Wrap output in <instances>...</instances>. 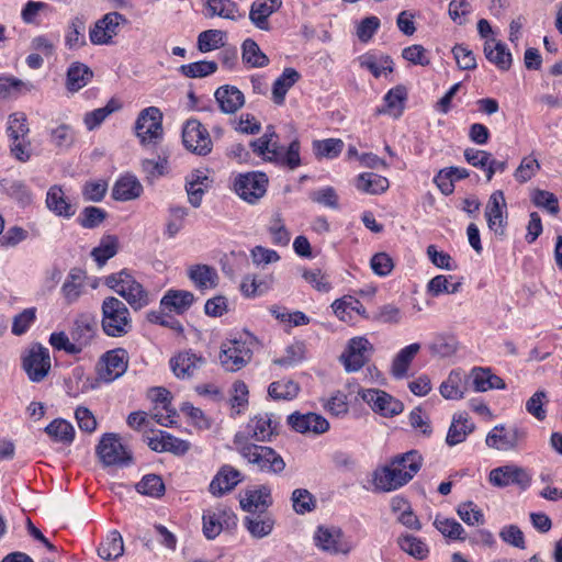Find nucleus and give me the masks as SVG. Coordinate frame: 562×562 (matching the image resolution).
Listing matches in <instances>:
<instances>
[{"mask_svg": "<svg viewBox=\"0 0 562 562\" xmlns=\"http://www.w3.org/2000/svg\"><path fill=\"white\" fill-rule=\"evenodd\" d=\"M250 147L265 161L288 167L291 170L301 166L299 139H293L286 150L280 145L279 138L259 137L250 143Z\"/></svg>", "mask_w": 562, "mask_h": 562, "instance_id": "1", "label": "nucleus"}, {"mask_svg": "<svg viewBox=\"0 0 562 562\" xmlns=\"http://www.w3.org/2000/svg\"><path fill=\"white\" fill-rule=\"evenodd\" d=\"M102 329L110 337H122L132 329V318L124 302L114 296L102 302Z\"/></svg>", "mask_w": 562, "mask_h": 562, "instance_id": "2", "label": "nucleus"}, {"mask_svg": "<svg viewBox=\"0 0 562 562\" xmlns=\"http://www.w3.org/2000/svg\"><path fill=\"white\" fill-rule=\"evenodd\" d=\"M109 284L134 311L146 307L153 301L150 293L126 270L110 277Z\"/></svg>", "mask_w": 562, "mask_h": 562, "instance_id": "3", "label": "nucleus"}, {"mask_svg": "<svg viewBox=\"0 0 562 562\" xmlns=\"http://www.w3.org/2000/svg\"><path fill=\"white\" fill-rule=\"evenodd\" d=\"M239 452L262 472L278 474L285 468L282 457L270 447L246 442L240 447Z\"/></svg>", "mask_w": 562, "mask_h": 562, "instance_id": "4", "label": "nucleus"}, {"mask_svg": "<svg viewBox=\"0 0 562 562\" xmlns=\"http://www.w3.org/2000/svg\"><path fill=\"white\" fill-rule=\"evenodd\" d=\"M135 132L142 145H157L164 135L161 111L156 106L142 110L135 123Z\"/></svg>", "mask_w": 562, "mask_h": 562, "instance_id": "5", "label": "nucleus"}, {"mask_svg": "<svg viewBox=\"0 0 562 562\" xmlns=\"http://www.w3.org/2000/svg\"><path fill=\"white\" fill-rule=\"evenodd\" d=\"M268 182L263 172L239 173L234 180V191L243 201L256 204L266 194Z\"/></svg>", "mask_w": 562, "mask_h": 562, "instance_id": "6", "label": "nucleus"}, {"mask_svg": "<svg viewBox=\"0 0 562 562\" xmlns=\"http://www.w3.org/2000/svg\"><path fill=\"white\" fill-rule=\"evenodd\" d=\"M97 454L105 467H126L132 463V452L121 442L115 434H105L98 447Z\"/></svg>", "mask_w": 562, "mask_h": 562, "instance_id": "7", "label": "nucleus"}, {"mask_svg": "<svg viewBox=\"0 0 562 562\" xmlns=\"http://www.w3.org/2000/svg\"><path fill=\"white\" fill-rule=\"evenodd\" d=\"M182 142L191 153L205 156L212 150V139L203 124L195 120H188L182 128Z\"/></svg>", "mask_w": 562, "mask_h": 562, "instance_id": "8", "label": "nucleus"}, {"mask_svg": "<svg viewBox=\"0 0 562 562\" xmlns=\"http://www.w3.org/2000/svg\"><path fill=\"white\" fill-rule=\"evenodd\" d=\"M526 431L518 427L495 426L486 436L485 442L490 448L507 452L517 450L526 439Z\"/></svg>", "mask_w": 562, "mask_h": 562, "instance_id": "9", "label": "nucleus"}, {"mask_svg": "<svg viewBox=\"0 0 562 562\" xmlns=\"http://www.w3.org/2000/svg\"><path fill=\"white\" fill-rule=\"evenodd\" d=\"M372 352L373 346L367 338L353 337L348 341L340 360L347 372H356L370 360Z\"/></svg>", "mask_w": 562, "mask_h": 562, "instance_id": "10", "label": "nucleus"}, {"mask_svg": "<svg viewBox=\"0 0 562 562\" xmlns=\"http://www.w3.org/2000/svg\"><path fill=\"white\" fill-rule=\"evenodd\" d=\"M251 356L252 351L245 341L233 339L222 345L220 361L226 371L235 372L244 368Z\"/></svg>", "mask_w": 562, "mask_h": 562, "instance_id": "11", "label": "nucleus"}, {"mask_svg": "<svg viewBox=\"0 0 562 562\" xmlns=\"http://www.w3.org/2000/svg\"><path fill=\"white\" fill-rule=\"evenodd\" d=\"M485 217L488 228L493 231L495 235L505 237L507 225V204L503 191L497 190L491 194L485 207Z\"/></svg>", "mask_w": 562, "mask_h": 562, "instance_id": "12", "label": "nucleus"}, {"mask_svg": "<svg viewBox=\"0 0 562 562\" xmlns=\"http://www.w3.org/2000/svg\"><path fill=\"white\" fill-rule=\"evenodd\" d=\"M23 369L32 382L43 381L50 370L48 349L41 345H34L23 358Z\"/></svg>", "mask_w": 562, "mask_h": 562, "instance_id": "13", "label": "nucleus"}, {"mask_svg": "<svg viewBox=\"0 0 562 562\" xmlns=\"http://www.w3.org/2000/svg\"><path fill=\"white\" fill-rule=\"evenodd\" d=\"M313 538L317 548L330 554H348L351 551L350 543L344 539L339 528L319 526Z\"/></svg>", "mask_w": 562, "mask_h": 562, "instance_id": "14", "label": "nucleus"}, {"mask_svg": "<svg viewBox=\"0 0 562 562\" xmlns=\"http://www.w3.org/2000/svg\"><path fill=\"white\" fill-rule=\"evenodd\" d=\"M488 481L496 487H506L514 484L527 488L531 483V476L524 468L507 464L493 469L490 472Z\"/></svg>", "mask_w": 562, "mask_h": 562, "instance_id": "15", "label": "nucleus"}, {"mask_svg": "<svg viewBox=\"0 0 562 562\" xmlns=\"http://www.w3.org/2000/svg\"><path fill=\"white\" fill-rule=\"evenodd\" d=\"M126 22L123 14L119 12H109L98 20L90 30V41L94 45H106L117 35L119 26Z\"/></svg>", "mask_w": 562, "mask_h": 562, "instance_id": "16", "label": "nucleus"}, {"mask_svg": "<svg viewBox=\"0 0 562 562\" xmlns=\"http://www.w3.org/2000/svg\"><path fill=\"white\" fill-rule=\"evenodd\" d=\"M361 398L371 406V408L385 417L398 415L403 411V404L386 392L378 389L363 390Z\"/></svg>", "mask_w": 562, "mask_h": 562, "instance_id": "17", "label": "nucleus"}, {"mask_svg": "<svg viewBox=\"0 0 562 562\" xmlns=\"http://www.w3.org/2000/svg\"><path fill=\"white\" fill-rule=\"evenodd\" d=\"M411 481L409 474H404L400 469H394L391 463L378 468L372 474V483L378 492L395 491Z\"/></svg>", "mask_w": 562, "mask_h": 562, "instance_id": "18", "label": "nucleus"}, {"mask_svg": "<svg viewBox=\"0 0 562 562\" xmlns=\"http://www.w3.org/2000/svg\"><path fill=\"white\" fill-rule=\"evenodd\" d=\"M205 363V358L190 350L181 351L170 359L173 374L181 380L193 378Z\"/></svg>", "mask_w": 562, "mask_h": 562, "instance_id": "19", "label": "nucleus"}, {"mask_svg": "<svg viewBox=\"0 0 562 562\" xmlns=\"http://www.w3.org/2000/svg\"><path fill=\"white\" fill-rule=\"evenodd\" d=\"M95 324L87 317H79L74 322L70 329L71 348L70 355L80 353L89 347L95 337Z\"/></svg>", "mask_w": 562, "mask_h": 562, "instance_id": "20", "label": "nucleus"}, {"mask_svg": "<svg viewBox=\"0 0 562 562\" xmlns=\"http://www.w3.org/2000/svg\"><path fill=\"white\" fill-rule=\"evenodd\" d=\"M289 425L301 434H324L329 428V423L321 415L315 413H293L288 417Z\"/></svg>", "mask_w": 562, "mask_h": 562, "instance_id": "21", "label": "nucleus"}, {"mask_svg": "<svg viewBox=\"0 0 562 562\" xmlns=\"http://www.w3.org/2000/svg\"><path fill=\"white\" fill-rule=\"evenodd\" d=\"M104 368L100 370V376L105 382H112L124 374L127 369V353L124 349L108 351L103 358Z\"/></svg>", "mask_w": 562, "mask_h": 562, "instance_id": "22", "label": "nucleus"}, {"mask_svg": "<svg viewBox=\"0 0 562 562\" xmlns=\"http://www.w3.org/2000/svg\"><path fill=\"white\" fill-rule=\"evenodd\" d=\"M279 422L269 414H260L251 418L247 425V439L268 441L277 432Z\"/></svg>", "mask_w": 562, "mask_h": 562, "instance_id": "23", "label": "nucleus"}, {"mask_svg": "<svg viewBox=\"0 0 562 562\" xmlns=\"http://www.w3.org/2000/svg\"><path fill=\"white\" fill-rule=\"evenodd\" d=\"M282 5V0H256L249 11L251 23L262 31H269V16L278 11Z\"/></svg>", "mask_w": 562, "mask_h": 562, "instance_id": "24", "label": "nucleus"}, {"mask_svg": "<svg viewBox=\"0 0 562 562\" xmlns=\"http://www.w3.org/2000/svg\"><path fill=\"white\" fill-rule=\"evenodd\" d=\"M214 97L222 112L236 113L245 104L244 93L235 86L225 85L216 89Z\"/></svg>", "mask_w": 562, "mask_h": 562, "instance_id": "25", "label": "nucleus"}, {"mask_svg": "<svg viewBox=\"0 0 562 562\" xmlns=\"http://www.w3.org/2000/svg\"><path fill=\"white\" fill-rule=\"evenodd\" d=\"M228 524L235 519L233 512L226 508L209 509L203 515V533L207 539H214L223 529V521Z\"/></svg>", "mask_w": 562, "mask_h": 562, "instance_id": "26", "label": "nucleus"}, {"mask_svg": "<svg viewBox=\"0 0 562 562\" xmlns=\"http://www.w3.org/2000/svg\"><path fill=\"white\" fill-rule=\"evenodd\" d=\"M271 503L270 490L266 486L247 491L240 499L241 508L250 514L266 513Z\"/></svg>", "mask_w": 562, "mask_h": 562, "instance_id": "27", "label": "nucleus"}, {"mask_svg": "<svg viewBox=\"0 0 562 562\" xmlns=\"http://www.w3.org/2000/svg\"><path fill=\"white\" fill-rule=\"evenodd\" d=\"M422 346L418 342L411 344L402 348L393 358L391 363V374L395 379H404L408 375V370L415 357L420 351Z\"/></svg>", "mask_w": 562, "mask_h": 562, "instance_id": "28", "label": "nucleus"}, {"mask_svg": "<svg viewBox=\"0 0 562 562\" xmlns=\"http://www.w3.org/2000/svg\"><path fill=\"white\" fill-rule=\"evenodd\" d=\"M194 295L189 291L169 290L160 301V308L167 312L183 314L193 304Z\"/></svg>", "mask_w": 562, "mask_h": 562, "instance_id": "29", "label": "nucleus"}, {"mask_svg": "<svg viewBox=\"0 0 562 562\" xmlns=\"http://www.w3.org/2000/svg\"><path fill=\"white\" fill-rule=\"evenodd\" d=\"M46 206L57 216L69 218L75 215L76 209L58 186L49 188L46 194Z\"/></svg>", "mask_w": 562, "mask_h": 562, "instance_id": "30", "label": "nucleus"}, {"mask_svg": "<svg viewBox=\"0 0 562 562\" xmlns=\"http://www.w3.org/2000/svg\"><path fill=\"white\" fill-rule=\"evenodd\" d=\"M85 286V272L78 268L71 269L61 286V293L67 304H72L77 302L78 299L83 293Z\"/></svg>", "mask_w": 562, "mask_h": 562, "instance_id": "31", "label": "nucleus"}, {"mask_svg": "<svg viewBox=\"0 0 562 562\" xmlns=\"http://www.w3.org/2000/svg\"><path fill=\"white\" fill-rule=\"evenodd\" d=\"M240 481V472L236 469L225 465L214 476L210 484V492L220 496L232 491Z\"/></svg>", "mask_w": 562, "mask_h": 562, "instance_id": "32", "label": "nucleus"}, {"mask_svg": "<svg viewBox=\"0 0 562 562\" xmlns=\"http://www.w3.org/2000/svg\"><path fill=\"white\" fill-rule=\"evenodd\" d=\"M210 179L203 170L193 171L187 180V193L190 204L199 207L202 203L205 190L210 186Z\"/></svg>", "mask_w": 562, "mask_h": 562, "instance_id": "33", "label": "nucleus"}, {"mask_svg": "<svg viewBox=\"0 0 562 562\" xmlns=\"http://www.w3.org/2000/svg\"><path fill=\"white\" fill-rule=\"evenodd\" d=\"M485 57L499 69L507 70L512 65V54L506 45L495 38H490L484 44Z\"/></svg>", "mask_w": 562, "mask_h": 562, "instance_id": "34", "label": "nucleus"}, {"mask_svg": "<svg viewBox=\"0 0 562 562\" xmlns=\"http://www.w3.org/2000/svg\"><path fill=\"white\" fill-rule=\"evenodd\" d=\"M301 75L294 68H285L281 76L273 82V102L278 105H282L288 91L299 81Z\"/></svg>", "mask_w": 562, "mask_h": 562, "instance_id": "35", "label": "nucleus"}, {"mask_svg": "<svg viewBox=\"0 0 562 562\" xmlns=\"http://www.w3.org/2000/svg\"><path fill=\"white\" fill-rule=\"evenodd\" d=\"M473 387L476 392H486L488 390H503L506 384L503 379L493 374L490 369L474 368L471 371Z\"/></svg>", "mask_w": 562, "mask_h": 562, "instance_id": "36", "label": "nucleus"}, {"mask_svg": "<svg viewBox=\"0 0 562 562\" xmlns=\"http://www.w3.org/2000/svg\"><path fill=\"white\" fill-rule=\"evenodd\" d=\"M245 527L257 539L269 536L274 527V520L268 513L251 514L245 518Z\"/></svg>", "mask_w": 562, "mask_h": 562, "instance_id": "37", "label": "nucleus"}, {"mask_svg": "<svg viewBox=\"0 0 562 562\" xmlns=\"http://www.w3.org/2000/svg\"><path fill=\"white\" fill-rule=\"evenodd\" d=\"M331 307L336 316L342 322H352V313L368 317L363 304L356 297L346 295L336 300Z\"/></svg>", "mask_w": 562, "mask_h": 562, "instance_id": "38", "label": "nucleus"}, {"mask_svg": "<svg viewBox=\"0 0 562 562\" xmlns=\"http://www.w3.org/2000/svg\"><path fill=\"white\" fill-rule=\"evenodd\" d=\"M143 191L139 181L133 176L120 178L112 190V196L117 201H130L138 198Z\"/></svg>", "mask_w": 562, "mask_h": 562, "instance_id": "39", "label": "nucleus"}, {"mask_svg": "<svg viewBox=\"0 0 562 562\" xmlns=\"http://www.w3.org/2000/svg\"><path fill=\"white\" fill-rule=\"evenodd\" d=\"M473 430L474 424L469 420L465 414L454 415L447 434L446 442L449 446L461 443Z\"/></svg>", "mask_w": 562, "mask_h": 562, "instance_id": "40", "label": "nucleus"}, {"mask_svg": "<svg viewBox=\"0 0 562 562\" xmlns=\"http://www.w3.org/2000/svg\"><path fill=\"white\" fill-rule=\"evenodd\" d=\"M389 180L373 172L360 173L356 179V188L368 194H381L389 189Z\"/></svg>", "mask_w": 562, "mask_h": 562, "instance_id": "41", "label": "nucleus"}, {"mask_svg": "<svg viewBox=\"0 0 562 562\" xmlns=\"http://www.w3.org/2000/svg\"><path fill=\"white\" fill-rule=\"evenodd\" d=\"M92 70L82 63H72L67 71V89L76 92L86 87L92 79Z\"/></svg>", "mask_w": 562, "mask_h": 562, "instance_id": "42", "label": "nucleus"}, {"mask_svg": "<svg viewBox=\"0 0 562 562\" xmlns=\"http://www.w3.org/2000/svg\"><path fill=\"white\" fill-rule=\"evenodd\" d=\"M206 11L210 18L221 16L236 21L244 16V14L239 12L237 3L232 0H207Z\"/></svg>", "mask_w": 562, "mask_h": 562, "instance_id": "43", "label": "nucleus"}, {"mask_svg": "<svg viewBox=\"0 0 562 562\" xmlns=\"http://www.w3.org/2000/svg\"><path fill=\"white\" fill-rule=\"evenodd\" d=\"M390 463L394 469H400L402 473L409 474L412 480L422 468L423 457L417 450H411L396 456Z\"/></svg>", "mask_w": 562, "mask_h": 562, "instance_id": "44", "label": "nucleus"}, {"mask_svg": "<svg viewBox=\"0 0 562 562\" xmlns=\"http://www.w3.org/2000/svg\"><path fill=\"white\" fill-rule=\"evenodd\" d=\"M190 280L200 289L216 286L217 273L214 268L206 265H195L188 271Z\"/></svg>", "mask_w": 562, "mask_h": 562, "instance_id": "45", "label": "nucleus"}, {"mask_svg": "<svg viewBox=\"0 0 562 562\" xmlns=\"http://www.w3.org/2000/svg\"><path fill=\"white\" fill-rule=\"evenodd\" d=\"M124 552V543L123 538L117 531H112L105 540H103L99 548L98 554L101 559L105 561L116 560Z\"/></svg>", "mask_w": 562, "mask_h": 562, "instance_id": "46", "label": "nucleus"}, {"mask_svg": "<svg viewBox=\"0 0 562 562\" xmlns=\"http://www.w3.org/2000/svg\"><path fill=\"white\" fill-rule=\"evenodd\" d=\"M45 432L56 442L70 445L75 438L74 426L65 419H54L46 426Z\"/></svg>", "mask_w": 562, "mask_h": 562, "instance_id": "47", "label": "nucleus"}, {"mask_svg": "<svg viewBox=\"0 0 562 562\" xmlns=\"http://www.w3.org/2000/svg\"><path fill=\"white\" fill-rule=\"evenodd\" d=\"M241 57L245 64L255 68H262L268 66V56L260 49L259 45L254 40H245L241 45Z\"/></svg>", "mask_w": 562, "mask_h": 562, "instance_id": "48", "label": "nucleus"}, {"mask_svg": "<svg viewBox=\"0 0 562 562\" xmlns=\"http://www.w3.org/2000/svg\"><path fill=\"white\" fill-rule=\"evenodd\" d=\"M360 66L368 69L375 78L393 71V60L386 55H364L360 57Z\"/></svg>", "mask_w": 562, "mask_h": 562, "instance_id": "49", "label": "nucleus"}, {"mask_svg": "<svg viewBox=\"0 0 562 562\" xmlns=\"http://www.w3.org/2000/svg\"><path fill=\"white\" fill-rule=\"evenodd\" d=\"M86 20L83 16H75L69 25L65 37L66 46L69 49H77L86 45L85 38Z\"/></svg>", "mask_w": 562, "mask_h": 562, "instance_id": "50", "label": "nucleus"}, {"mask_svg": "<svg viewBox=\"0 0 562 562\" xmlns=\"http://www.w3.org/2000/svg\"><path fill=\"white\" fill-rule=\"evenodd\" d=\"M121 109V103L115 100L111 99L105 106L95 109L93 111H90L86 113L83 122L86 127L89 131H92L97 128L99 125L103 123V121L113 112Z\"/></svg>", "mask_w": 562, "mask_h": 562, "instance_id": "51", "label": "nucleus"}, {"mask_svg": "<svg viewBox=\"0 0 562 562\" xmlns=\"http://www.w3.org/2000/svg\"><path fill=\"white\" fill-rule=\"evenodd\" d=\"M397 544L404 552L418 560L427 558L429 553L428 546L422 539L412 535L398 537Z\"/></svg>", "mask_w": 562, "mask_h": 562, "instance_id": "52", "label": "nucleus"}, {"mask_svg": "<svg viewBox=\"0 0 562 562\" xmlns=\"http://www.w3.org/2000/svg\"><path fill=\"white\" fill-rule=\"evenodd\" d=\"M440 394L446 400H460L464 395V390L462 387V374L459 371H451L445 380L440 387Z\"/></svg>", "mask_w": 562, "mask_h": 562, "instance_id": "53", "label": "nucleus"}, {"mask_svg": "<svg viewBox=\"0 0 562 562\" xmlns=\"http://www.w3.org/2000/svg\"><path fill=\"white\" fill-rule=\"evenodd\" d=\"M119 240L113 235L104 236L100 245L91 251V256L99 266L104 265L110 258L114 257L117 252Z\"/></svg>", "mask_w": 562, "mask_h": 562, "instance_id": "54", "label": "nucleus"}, {"mask_svg": "<svg viewBox=\"0 0 562 562\" xmlns=\"http://www.w3.org/2000/svg\"><path fill=\"white\" fill-rule=\"evenodd\" d=\"M225 32L221 30H206L198 36V48L202 53L217 49L224 45Z\"/></svg>", "mask_w": 562, "mask_h": 562, "instance_id": "55", "label": "nucleus"}, {"mask_svg": "<svg viewBox=\"0 0 562 562\" xmlns=\"http://www.w3.org/2000/svg\"><path fill=\"white\" fill-rule=\"evenodd\" d=\"M342 148L344 142L338 138H327L313 143L314 154L319 158H335L339 156Z\"/></svg>", "mask_w": 562, "mask_h": 562, "instance_id": "56", "label": "nucleus"}, {"mask_svg": "<svg viewBox=\"0 0 562 562\" xmlns=\"http://www.w3.org/2000/svg\"><path fill=\"white\" fill-rule=\"evenodd\" d=\"M300 387L292 380L272 382L268 393L274 400H292L299 394Z\"/></svg>", "mask_w": 562, "mask_h": 562, "instance_id": "57", "label": "nucleus"}, {"mask_svg": "<svg viewBox=\"0 0 562 562\" xmlns=\"http://www.w3.org/2000/svg\"><path fill=\"white\" fill-rule=\"evenodd\" d=\"M29 131L27 119L24 113L18 112L9 116L7 132L11 140L26 138Z\"/></svg>", "mask_w": 562, "mask_h": 562, "instance_id": "58", "label": "nucleus"}, {"mask_svg": "<svg viewBox=\"0 0 562 562\" xmlns=\"http://www.w3.org/2000/svg\"><path fill=\"white\" fill-rule=\"evenodd\" d=\"M305 356V345L302 341H295L291 345H289L285 350L284 355L278 359L274 360L276 364L282 366V367H293L301 362L304 359Z\"/></svg>", "mask_w": 562, "mask_h": 562, "instance_id": "59", "label": "nucleus"}, {"mask_svg": "<svg viewBox=\"0 0 562 562\" xmlns=\"http://www.w3.org/2000/svg\"><path fill=\"white\" fill-rule=\"evenodd\" d=\"M217 70L215 61L201 60L182 65L180 71L189 78H203L214 74Z\"/></svg>", "mask_w": 562, "mask_h": 562, "instance_id": "60", "label": "nucleus"}, {"mask_svg": "<svg viewBox=\"0 0 562 562\" xmlns=\"http://www.w3.org/2000/svg\"><path fill=\"white\" fill-rule=\"evenodd\" d=\"M438 531L453 540H464V528L456 519L437 517L434 522Z\"/></svg>", "mask_w": 562, "mask_h": 562, "instance_id": "61", "label": "nucleus"}, {"mask_svg": "<svg viewBox=\"0 0 562 562\" xmlns=\"http://www.w3.org/2000/svg\"><path fill=\"white\" fill-rule=\"evenodd\" d=\"M136 490L138 493L158 497L165 491V484L160 476L156 474L145 475L137 484Z\"/></svg>", "mask_w": 562, "mask_h": 562, "instance_id": "62", "label": "nucleus"}, {"mask_svg": "<svg viewBox=\"0 0 562 562\" xmlns=\"http://www.w3.org/2000/svg\"><path fill=\"white\" fill-rule=\"evenodd\" d=\"M540 170V162L536 157L529 155L524 157L515 170L514 177L519 183L529 181Z\"/></svg>", "mask_w": 562, "mask_h": 562, "instance_id": "63", "label": "nucleus"}, {"mask_svg": "<svg viewBox=\"0 0 562 562\" xmlns=\"http://www.w3.org/2000/svg\"><path fill=\"white\" fill-rule=\"evenodd\" d=\"M293 509L300 515L310 513L315 508L314 496L305 488H296L292 493Z\"/></svg>", "mask_w": 562, "mask_h": 562, "instance_id": "64", "label": "nucleus"}]
</instances>
